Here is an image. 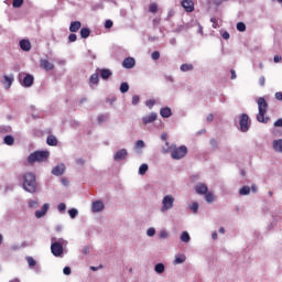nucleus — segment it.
<instances>
[{
  "label": "nucleus",
  "mask_w": 282,
  "mask_h": 282,
  "mask_svg": "<svg viewBox=\"0 0 282 282\" xmlns=\"http://www.w3.org/2000/svg\"><path fill=\"white\" fill-rule=\"evenodd\" d=\"M93 10H102V4L101 3H97L93 7Z\"/></svg>",
  "instance_id": "nucleus-64"
},
{
  "label": "nucleus",
  "mask_w": 282,
  "mask_h": 282,
  "mask_svg": "<svg viewBox=\"0 0 282 282\" xmlns=\"http://www.w3.org/2000/svg\"><path fill=\"white\" fill-rule=\"evenodd\" d=\"M164 78H165L166 83H174L173 76H171V75H165Z\"/></svg>",
  "instance_id": "nucleus-59"
},
{
  "label": "nucleus",
  "mask_w": 282,
  "mask_h": 282,
  "mask_svg": "<svg viewBox=\"0 0 282 282\" xmlns=\"http://www.w3.org/2000/svg\"><path fill=\"white\" fill-rule=\"evenodd\" d=\"M105 120H107V115H100L99 117H98V122L100 123V122H105Z\"/></svg>",
  "instance_id": "nucleus-57"
},
{
  "label": "nucleus",
  "mask_w": 282,
  "mask_h": 282,
  "mask_svg": "<svg viewBox=\"0 0 282 282\" xmlns=\"http://www.w3.org/2000/svg\"><path fill=\"white\" fill-rule=\"evenodd\" d=\"M147 171H149V165L143 163L139 167V175H147Z\"/></svg>",
  "instance_id": "nucleus-31"
},
{
  "label": "nucleus",
  "mask_w": 282,
  "mask_h": 282,
  "mask_svg": "<svg viewBox=\"0 0 282 282\" xmlns=\"http://www.w3.org/2000/svg\"><path fill=\"white\" fill-rule=\"evenodd\" d=\"M65 173V164H59L57 166H55L52 170V175H55L56 177H61V175H63Z\"/></svg>",
  "instance_id": "nucleus-17"
},
{
  "label": "nucleus",
  "mask_w": 282,
  "mask_h": 282,
  "mask_svg": "<svg viewBox=\"0 0 282 282\" xmlns=\"http://www.w3.org/2000/svg\"><path fill=\"white\" fill-rule=\"evenodd\" d=\"M82 253H83V254H89V247H88V246H85V247L82 249Z\"/></svg>",
  "instance_id": "nucleus-62"
},
{
  "label": "nucleus",
  "mask_w": 282,
  "mask_h": 282,
  "mask_svg": "<svg viewBox=\"0 0 282 282\" xmlns=\"http://www.w3.org/2000/svg\"><path fill=\"white\" fill-rule=\"evenodd\" d=\"M149 10L150 12H152V14H155V12H158V4L155 3L150 4Z\"/></svg>",
  "instance_id": "nucleus-48"
},
{
  "label": "nucleus",
  "mask_w": 282,
  "mask_h": 282,
  "mask_svg": "<svg viewBox=\"0 0 282 282\" xmlns=\"http://www.w3.org/2000/svg\"><path fill=\"white\" fill-rule=\"evenodd\" d=\"M98 83H100V77L98 76V73H94L89 78V85L91 87L93 85H98Z\"/></svg>",
  "instance_id": "nucleus-24"
},
{
  "label": "nucleus",
  "mask_w": 282,
  "mask_h": 282,
  "mask_svg": "<svg viewBox=\"0 0 282 282\" xmlns=\"http://www.w3.org/2000/svg\"><path fill=\"white\" fill-rule=\"evenodd\" d=\"M127 158H129V152L127 151V149H121L117 151L113 155L115 162H122V160H127Z\"/></svg>",
  "instance_id": "nucleus-9"
},
{
  "label": "nucleus",
  "mask_w": 282,
  "mask_h": 282,
  "mask_svg": "<svg viewBox=\"0 0 282 282\" xmlns=\"http://www.w3.org/2000/svg\"><path fill=\"white\" fill-rule=\"evenodd\" d=\"M181 241H183L184 243H188V241H191V235L188 234V231H183L181 234Z\"/></svg>",
  "instance_id": "nucleus-29"
},
{
  "label": "nucleus",
  "mask_w": 282,
  "mask_h": 282,
  "mask_svg": "<svg viewBox=\"0 0 282 282\" xmlns=\"http://www.w3.org/2000/svg\"><path fill=\"white\" fill-rule=\"evenodd\" d=\"M40 66L42 67V69H45V72H52V69H54V64H52L47 59H41Z\"/></svg>",
  "instance_id": "nucleus-19"
},
{
  "label": "nucleus",
  "mask_w": 282,
  "mask_h": 282,
  "mask_svg": "<svg viewBox=\"0 0 282 282\" xmlns=\"http://www.w3.org/2000/svg\"><path fill=\"white\" fill-rule=\"evenodd\" d=\"M46 143L48 144V147H56L58 144V139L51 134L47 137Z\"/></svg>",
  "instance_id": "nucleus-25"
},
{
  "label": "nucleus",
  "mask_w": 282,
  "mask_h": 282,
  "mask_svg": "<svg viewBox=\"0 0 282 282\" xmlns=\"http://www.w3.org/2000/svg\"><path fill=\"white\" fill-rule=\"evenodd\" d=\"M147 235H148V237H155V228L150 227V228L147 230Z\"/></svg>",
  "instance_id": "nucleus-45"
},
{
  "label": "nucleus",
  "mask_w": 282,
  "mask_h": 282,
  "mask_svg": "<svg viewBox=\"0 0 282 282\" xmlns=\"http://www.w3.org/2000/svg\"><path fill=\"white\" fill-rule=\"evenodd\" d=\"M19 45L22 52H30V50H32V43H30V40H20Z\"/></svg>",
  "instance_id": "nucleus-15"
},
{
  "label": "nucleus",
  "mask_w": 282,
  "mask_h": 282,
  "mask_svg": "<svg viewBox=\"0 0 282 282\" xmlns=\"http://www.w3.org/2000/svg\"><path fill=\"white\" fill-rule=\"evenodd\" d=\"M151 58L152 61H160V53L158 51L152 52Z\"/></svg>",
  "instance_id": "nucleus-44"
},
{
  "label": "nucleus",
  "mask_w": 282,
  "mask_h": 282,
  "mask_svg": "<svg viewBox=\"0 0 282 282\" xmlns=\"http://www.w3.org/2000/svg\"><path fill=\"white\" fill-rule=\"evenodd\" d=\"M159 237L160 239H169V232L166 230H161Z\"/></svg>",
  "instance_id": "nucleus-46"
},
{
  "label": "nucleus",
  "mask_w": 282,
  "mask_h": 282,
  "mask_svg": "<svg viewBox=\"0 0 282 282\" xmlns=\"http://www.w3.org/2000/svg\"><path fill=\"white\" fill-rule=\"evenodd\" d=\"M140 102V96H138V95H134V96H132V105H138Z\"/></svg>",
  "instance_id": "nucleus-51"
},
{
  "label": "nucleus",
  "mask_w": 282,
  "mask_h": 282,
  "mask_svg": "<svg viewBox=\"0 0 282 282\" xmlns=\"http://www.w3.org/2000/svg\"><path fill=\"white\" fill-rule=\"evenodd\" d=\"M165 271H166V265H164V263L159 262L154 265V272L156 274H164Z\"/></svg>",
  "instance_id": "nucleus-21"
},
{
  "label": "nucleus",
  "mask_w": 282,
  "mask_h": 282,
  "mask_svg": "<svg viewBox=\"0 0 282 282\" xmlns=\"http://www.w3.org/2000/svg\"><path fill=\"white\" fill-rule=\"evenodd\" d=\"M63 246H67V241L65 239L56 237L51 238V252L53 257L63 259V254L65 252Z\"/></svg>",
  "instance_id": "nucleus-1"
},
{
  "label": "nucleus",
  "mask_w": 282,
  "mask_h": 282,
  "mask_svg": "<svg viewBox=\"0 0 282 282\" xmlns=\"http://www.w3.org/2000/svg\"><path fill=\"white\" fill-rule=\"evenodd\" d=\"M37 206H39V202H36V200L29 202V207L30 208H36Z\"/></svg>",
  "instance_id": "nucleus-53"
},
{
  "label": "nucleus",
  "mask_w": 282,
  "mask_h": 282,
  "mask_svg": "<svg viewBox=\"0 0 282 282\" xmlns=\"http://www.w3.org/2000/svg\"><path fill=\"white\" fill-rule=\"evenodd\" d=\"M10 128L4 127V126H0V133H8Z\"/></svg>",
  "instance_id": "nucleus-58"
},
{
  "label": "nucleus",
  "mask_w": 282,
  "mask_h": 282,
  "mask_svg": "<svg viewBox=\"0 0 282 282\" xmlns=\"http://www.w3.org/2000/svg\"><path fill=\"white\" fill-rule=\"evenodd\" d=\"M97 74H99L102 80H109L113 76V73L109 68H97Z\"/></svg>",
  "instance_id": "nucleus-10"
},
{
  "label": "nucleus",
  "mask_w": 282,
  "mask_h": 282,
  "mask_svg": "<svg viewBox=\"0 0 282 282\" xmlns=\"http://www.w3.org/2000/svg\"><path fill=\"white\" fill-rule=\"evenodd\" d=\"M145 105L149 109H153V107L155 106V100L149 99L145 101Z\"/></svg>",
  "instance_id": "nucleus-43"
},
{
  "label": "nucleus",
  "mask_w": 282,
  "mask_h": 282,
  "mask_svg": "<svg viewBox=\"0 0 282 282\" xmlns=\"http://www.w3.org/2000/svg\"><path fill=\"white\" fill-rule=\"evenodd\" d=\"M63 272H64V274H65L66 276H69V274H72V268L65 267V268L63 269Z\"/></svg>",
  "instance_id": "nucleus-52"
},
{
  "label": "nucleus",
  "mask_w": 282,
  "mask_h": 282,
  "mask_svg": "<svg viewBox=\"0 0 282 282\" xmlns=\"http://www.w3.org/2000/svg\"><path fill=\"white\" fill-rule=\"evenodd\" d=\"M194 66L193 64H182L181 72H193Z\"/></svg>",
  "instance_id": "nucleus-32"
},
{
  "label": "nucleus",
  "mask_w": 282,
  "mask_h": 282,
  "mask_svg": "<svg viewBox=\"0 0 282 282\" xmlns=\"http://www.w3.org/2000/svg\"><path fill=\"white\" fill-rule=\"evenodd\" d=\"M257 102H258V109H259V112L257 115V120L258 122L268 124V122H270V117H265V113H268V101H265V98L259 97Z\"/></svg>",
  "instance_id": "nucleus-3"
},
{
  "label": "nucleus",
  "mask_w": 282,
  "mask_h": 282,
  "mask_svg": "<svg viewBox=\"0 0 282 282\" xmlns=\"http://www.w3.org/2000/svg\"><path fill=\"white\" fill-rule=\"evenodd\" d=\"M160 116L162 118H171V116H173V112L169 107H165V108H161Z\"/></svg>",
  "instance_id": "nucleus-23"
},
{
  "label": "nucleus",
  "mask_w": 282,
  "mask_h": 282,
  "mask_svg": "<svg viewBox=\"0 0 282 282\" xmlns=\"http://www.w3.org/2000/svg\"><path fill=\"white\" fill-rule=\"evenodd\" d=\"M3 142H4V144H7V147H12V144H14V137L7 134L3 138Z\"/></svg>",
  "instance_id": "nucleus-28"
},
{
  "label": "nucleus",
  "mask_w": 282,
  "mask_h": 282,
  "mask_svg": "<svg viewBox=\"0 0 282 282\" xmlns=\"http://www.w3.org/2000/svg\"><path fill=\"white\" fill-rule=\"evenodd\" d=\"M275 100H282V91H278L274 95Z\"/></svg>",
  "instance_id": "nucleus-60"
},
{
  "label": "nucleus",
  "mask_w": 282,
  "mask_h": 282,
  "mask_svg": "<svg viewBox=\"0 0 282 282\" xmlns=\"http://www.w3.org/2000/svg\"><path fill=\"white\" fill-rule=\"evenodd\" d=\"M195 191L198 195H206V193H208V186L204 183H198L195 186Z\"/></svg>",
  "instance_id": "nucleus-18"
},
{
  "label": "nucleus",
  "mask_w": 282,
  "mask_h": 282,
  "mask_svg": "<svg viewBox=\"0 0 282 282\" xmlns=\"http://www.w3.org/2000/svg\"><path fill=\"white\" fill-rule=\"evenodd\" d=\"M175 205V197L173 195H165L162 199L161 213H167Z\"/></svg>",
  "instance_id": "nucleus-6"
},
{
  "label": "nucleus",
  "mask_w": 282,
  "mask_h": 282,
  "mask_svg": "<svg viewBox=\"0 0 282 282\" xmlns=\"http://www.w3.org/2000/svg\"><path fill=\"white\" fill-rule=\"evenodd\" d=\"M23 184L22 188L26 191V193H36V175L32 172H28L22 176Z\"/></svg>",
  "instance_id": "nucleus-4"
},
{
  "label": "nucleus",
  "mask_w": 282,
  "mask_h": 282,
  "mask_svg": "<svg viewBox=\"0 0 282 282\" xmlns=\"http://www.w3.org/2000/svg\"><path fill=\"white\" fill-rule=\"evenodd\" d=\"M57 210L58 213H65V210H67V205H65V203H59L57 205Z\"/></svg>",
  "instance_id": "nucleus-40"
},
{
  "label": "nucleus",
  "mask_w": 282,
  "mask_h": 282,
  "mask_svg": "<svg viewBox=\"0 0 282 282\" xmlns=\"http://www.w3.org/2000/svg\"><path fill=\"white\" fill-rule=\"evenodd\" d=\"M145 144L142 140L135 142V149H144Z\"/></svg>",
  "instance_id": "nucleus-49"
},
{
  "label": "nucleus",
  "mask_w": 282,
  "mask_h": 282,
  "mask_svg": "<svg viewBox=\"0 0 282 282\" xmlns=\"http://www.w3.org/2000/svg\"><path fill=\"white\" fill-rule=\"evenodd\" d=\"M210 22L213 23V28L217 30L219 28V23L217 22V18H210Z\"/></svg>",
  "instance_id": "nucleus-50"
},
{
  "label": "nucleus",
  "mask_w": 282,
  "mask_h": 282,
  "mask_svg": "<svg viewBox=\"0 0 282 282\" xmlns=\"http://www.w3.org/2000/svg\"><path fill=\"white\" fill-rule=\"evenodd\" d=\"M50 158L47 151H35L28 156V162L34 164V162H45Z\"/></svg>",
  "instance_id": "nucleus-5"
},
{
  "label": "nucleus",
  "mask_w": 282,
  "mask_h": 282,
  "mask_svg": "<svg viewBox=\"0 0 282 282\" xmlns=\"http://www.w3.org/2000/svg\"><path fill=\"white\" fill-rule=\"evenodd\" d=\"M105 28H106V30H111V28H113V21L106 20Z\"/></svg>",
  "instance_id": "nucleus-47"
},
{
  "label": "nucleus",
  "mask_w": 282,
  "mask_h": 282,
  "mask_svg": "<svg viewBox=\"0 0 282 282\" xmlns=\"http://www.w3.org/2000/svg\"><path fill=\"white\" fill-rule=\"evenodd\" d=\"M205 199L207 204H213L215 202V196L213 195V193H206L205 194Z\"/></svg>",
  "instance_id": "nucleus-34"
},
{
  "label": "nucleus",
  "mask_w": 282,
  "mask_h": 282,
  "mask_svg": "<svg viewBox=\"0 0 282 282\" xmlns=\"http://www.w3.org/2000/svg\"><path fill=\"white\" fill-rule=\"evenodd\" d=\"M19 83L22 87H32L34 85V76L25 73L19 75Z\"/></svg>",
  "instance_id": "nucleus-7"
},
{
  "label": "nucleus",
  "mask_w": 282,
  "mask_h": 282,
  "mask_svg": "<svg viewBox=\"0 0 282 282\" xmlns=\"http://www.w3.org/2000/svg\"><path fill=\"white\" fill-rule=\"evenodd\" d=\"M259 85L261 87H264L265 86V77L264 76H261L260 79H259Z\"/></svg>",
  "instance_id": "nucleus-56"
},
{
  "label": "nucleus",
  "mask_w": 282,
  "mask_h": 282,
  "mask_svg": "<svg viewBox=\"0 0 282 282\" xmlns=\"http://www.w3.org/2000/svg\"><path fill=\"white\" fill-rule=\"evenodd\" d=\"M274 127H280L282 129V118L278 119L275 122H274Z\"/></svg>",
  "instance_id": "nucleus-61"
},
{
  "label": "nucleus",
  "mask_w": 282,
  "mask_h": 282,
  "mask_svg": "<svg viewBox=\"0 0 282 282\" xmlns=\"http://www.w3.org/2000/svg\"><path fill=\"white\" fill-rule=\"evenodd\" d=\"M239 124H240V131L242 133H248V131H250V117H248V115L246 113H242L240 116Z\"/></svg>",
  "instance_id": "nucleus-8"
},
{
  "label": "nucleus",
  "mask_w": 282,
  "mask_h": 282,
  "mask_svg": "<svg viewBox=\"0 0 282 282\" xmlns=\"http://www.w3.org/2000/svg\"><path fill=\"white\" fill-rule=\"evenodd\" d=\"M250 193V186L245 185L239 189V195L246 196Z\"/></svg>",
  "instance_id": "nucleus-35"
},
{
  "label": "nucleus",
  "mask_w": 282,
  "mask_h": 282,
  "mask_svg": "<svg viewBox=\"0 0 282 282\" xmlns=\"http://www.w3.org/2000/svg\"><path fill=\"white\" fill-rule=\"evenodd\" d=\"M119 90L121 94H127V91H129V83L127 82L121 83Z\"/></svg>",
  "instance_id": "nucleus-30"
},
{
  "label": "nucleus",
  "mask_w": 282,
  "mask_h": 282,
  "mask_svg": "<svg viewBox=\"0 0 282 282\" xmlns=\"http://www.w3.org/2000/svg\"><path fill=\"white\" fill-rule=\"evenodd\" d=\"M76 164H78L79 166H84L85 161L83 159H76Z\"/></svg>",
  "instance_id": "nucleus-63"
},
{
  "label": "nucleus",
  "mask_w": 282,
  "mask_h": 282,
  "mask_svg": "<svg viewBox=\"0 0 282 282\" xmlns=\"http://www.w3.org/2000/svg\"><path fill=\"white\" fill-rule=\"evenodd\" d=\"M26 261L30 268H34V265H36V260L32 257H26Z\"/></svg>",
  "instance_id": "nucleus-38"
},
{
  "label": "nucleus",
  "mask_w": 282,
  "mask_h": 282,
  "mask_svg": "<svg viewBox=\"0 0 282 282\" xmlns=\"http://www.w3.org/2000/svg\"><path fill=\"white\" fill-rule=\"evenodd\" d=\"M122 67H124V69H133L135 67V58L126 57L122 62Z\"/></svg>",
  "instance_id": "nucleus-12"
},
{
  "label": "nucleus",
  "mask_w": 282,
  "mask_h": 282,
  "mask_svg": "<svg viewBox=\"0 0 282 282\" xmlns=\"http://www.w3.org/2000/svg\"><path fill=\"white\" fill-rule=\"evenodd\" d=\"M236 29L238 30V32H246V23L238 22Z\"/></svg>",
  "instance_id": "nucleus-37"
},
{
  "label": "nucleus",
  "mask_w": 282,
  "mask_h": 282,
  "mask_svg": "<svg viewBox=\"0 0 282 282\" xmlns=\"http://www.w3.org/2000/svg\"><path fill=\"white\" fill-rule=\"evenodd\" d=\"M181 6L184 8L185 12H193V10H195V3L193 0H183Z\"/></svg>",
  "instance_id": "nucleus-13"
},
{
  "label": "nucleus",
  "mask_w": 282,
  "mask_h": 282,
  "mask_svg": "<svg viewBox=\"0 0 282 282\" xmlns=\"http://www.w3.org/2000/svg\"><path fill=\"white\" fill-rule=\"evenodd\" d=\"M3 79H4V84L7 83V88L10 89V87H12V83L14 80V77H10V76L4 75Z\"/></svg>",
  "instance_id": "nucleus-33"
},
{
  "label": "nucleus",
  "mask_w": 282,
  "mask_h": 282,
  "mask_svg": "<svg viewBox=\"0 0 282 282\" xmlns=\"http://www.w3.org/2000/svg\"><path fill=\"white\" fill-rule=\"evenodd\" d=\"M166 148H163V153L171 152L172 160H182V158H186V154L188 153V148L186 145L181 147H170L169 142H165Z\"/></svg>",
  "instance_id": "nucleus-2"
},
{
  "label": "nucleus",
  "mask_w": 282,
  "mask_h": 282,
  "mask_svg": "<svg viewBox=\"0 0 282 282\" xmlns=\"http://www.w3.org/2000/svg\"><path fill=\"white\" fill-rule=\"evenodd\" d=\"M273 149L278 152V153H282V139H278L273 141Z\"/></svg>",
  "instance_id": "nucleus-26"
},
{
  "label": "nucleus",
  "mask_w": 282,
  "mask_h": 282,
  "mask_svg": "<svg viewBox=\"0 0 282 282\" xmlns=\"http://www.w3.org/2000/svg\"><path fill=\"white\" fill-rule=\"evenodd\" d=\"M221 36L225 41H228V39H230V33H228V31H224Z\"/></svg>",
  "instance_id": "nucleus-55"
},
{
  "label": "nucleus",
  "mask_w": 282,
  "mask_h": 282,
  "mask_svg": "<svg viewBox=\"0 0 282 282\" xmlns=\"http://www.w3.org/2000/svg\"><path fill=\"white\" fill-rule=\"evenodd\" d=\"M189 208L194 214H197V212L199 210V204L193 203L192 205H189Z\"/></svg>",
  "instance_id": "nucleus-39"
},
{
  "label": "nucleus",
  "mask_w": 282,
  "mask_h": 282,
  "mask_svg": "<svg viewBox=\"0 0 282 282\" xmlns=\"http://www.w3.org/2000/svg\"><path fill=\"white\" fill-rule=\"evenodd\" d=\"M91 210L94 213H102L105 210V203H102V200H95V202H93Z\"/></svg>",
  "instance_id": "nucleus-11"
},
{
  "label": "nucleus",
  "mask_w": 282,
  "mask_h": 282,
  "mask_svg": "<svg viewBox=\"0 0 282 282\" xmlns=\"http://www.w3.org/2000/svg\"><path fill=\"white\" fill-rule=\"evenodd\" d=\"M83 28V23L80 21H73L69 25V32H78Z\"/></svg>",
  "instance_id": "nucleus-20"
},
{
  "label": "nucleus",
  "mask_w": 282,
  "mask_h": 282,
  "mask_svg": "<svg viewBox=\"0 0 282 282\" xmlns=\"http://www.w3.org/2000/svg\"><path fill=\"white\" fill-rule=\"evenodd\" d=\"M79 34L83 39H89L91 30L89 28H82Z\"/></svg>",
  "instance_id": "nucleus-27"
},
{
  "label": "nucleus",
  "mask_w": 282,
  "mask_h": 282,
  "mask_svg": "<svg viewBox=\"0 0 282 282\" xmlns=\"http://www.w3.org/2000/svg\"><path fill=\"white\" fill-rule=\"evenodd\" d=\"M24 0H13L12 8H21L23 6Z\"/></svg>",
  "instance_id": "nucleus-41"
},
{
  "label": "nucleus",
  "mask_w": 282,
  "mask_h": 282,
  "mask_svg": "<svg viewBox=\"0 0 282 282\" xmlns=\"http://www.w3.org/2000/svg\"><path fill=\"white\" fill-rule=\"evenodd\" d=\"M186 261V256L185 254H176L175 259L173 261V265H180L182 263H185Z\"/></svg>",
  "instance_id": "nucleus-22"
},
{
  "label": "nucleus",
  "mask_w": 282,
  "mask_h": 282,
  "mask_svg": "<svg viewBox=\"0 0 282 282\" xmlns=\"http://www.w3.org/2000/svg\"><path fill=\"white\" fill-rule=\"evenodd\" d=\"M158 120V113L151 112L150 115L142 118L143 124H151V122H155Z\"/></svg>",
  "instance_id": "nucleus-16"
},
{
  "label": "nucleus",
  "mask_w": 282,
  "mask_h": 282,
  "mask_svg": "<svg viewBox=\"0 0 282 282\" xmlns=\"http://www.w3.org/2000/svg\"><path fill=\"white\" fill-rule=\"evenodd\" d=\"M68 215H69L70 219H76V217H78V209H76V208L69 209Z\"/></svg>",
  "instance_id": "nucleus-36"
},
{
  "label": "nucleus",
  "mask_w": 282,
  "mask_h": 282,
  "mask_svg": "<svg viewBox=\"0 0 282 282\" xmlns=\"http://www.w3.org/2000/svg\"><path fill=\"white\" fill-rule=\"evenodd\" d=\"M50 210V204L46 203L42 206L41 210H35V217L37 219H41V217H45V215H47V212Z\"/></svg>",
  "instance_id": "nucleus-14"
},
{
  "label": "nucleus",
  "mask_w": 282,
  "mask_h": 282,
  "mask_svg": "<svg viewBox=\"0 0 282 282\" xmlns=\"http://www.w3.org/2000/svg\"><path fill=\"white\" fill-rule=\"evenodd\" d=\"M210 147H212L213 149H217V147H219V143L217 142V140L212 139V140H210Z\"/></svg>",
  "instance_id": "nucleus-54"
},
{
  "label": "nucleus",
  "mask_w": 282,
  "mask_h": 282,
  "mask_svg": "<svg viewBox=\"0 0 282 282\" xmlns=\"http://www.w3.org/2000/svg\"><path fill=\"white\" fill-rule=\"evenodd\" d=\"M77 40H78V36L75 33H70L68 35L69 43H76Z\"/></svg>",
  "instance_id": "nucleus-42"
}]
</instances>
